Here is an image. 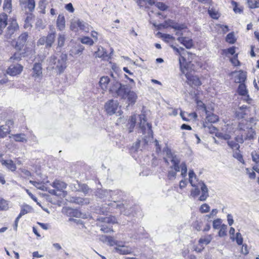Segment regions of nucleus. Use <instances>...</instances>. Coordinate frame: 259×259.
Wrapping results in <instances>:
<instances>
[{
  "label": "nucleus",
  "mask_w": 259,
  "mask_h": 259,
  "mask_svg": "<svg viewBox=\"0 0 259 259\" xmlns=\"http://www.w3.org/2000/svg\"><path fill=\"white\" fill-rule=\"evenodd\" d=\"M246 79V74L242 71H240L239 73L235 77V82L236 83H244Z\"/></svg>",
  "instance_id": "obj_28"
},
{
  "label": "nucleus",
  "mask_w": 259,
  "mask_h": 259,
  "mask_svg": "<svg viewBox=\"0 0 259 259\" xmlns=\"http://www.w3.org/2000/svg\"><path fill=\"white\" fill-rule=\"evenodd\" d=\"M235 240L238 245H240L242 244L243 238L242 237L241 233H240L239 232L236 233Z\"/></svg>",
  "instance_id": "obj_59"
},
{
  "label": "nucleus",
  "mask_w": 259,
  "mask_h": 259,
  "mask_svg": "<svg viewBox=\"0 0 259 259\" xmlns=\"http://www.w3.org/2000/svg\"><path fill=\"white\" fill-rule=\"evenodd\" d=\"M11 0H4L3 8L4 10L8 13L11 11L12 3Z\"/></svg>",
  "instance_id": "obj_42"
},
{
  "label": "nucleus",
  "mask_w": 259,
  "mask_h": 259,
  "mask_svg": "<svg viewBox=\"0 0 259 259\" xmlns=\"http://www.w3.org/2000/svg\"><path fill=\"white\" fill-rule=\"evenodd\" d=\"M118 107V102L113 99L109 100L105 104V109L107 114L110 115L115 114Z\"/></svg>",
  "instance_id": "obj_10"
},
{
  "label": "nucleus",
  "mask_w": 259,
  "mask_h": 259,
  "mask_svg": "<svg viewBox=\"0 0 259 259\" xmlns=\"http://www.w3.org/2000/svg\"><path fill=\"white\" fill-rule=\"evenodd\" d=\"M69 201L77 204L82 205L89 203V199L82 198L79 197H72L70 198Z\"/></svg>",
  "instance_id": "obj_20"
},
{
  "label": "nucleus",
  "mask_w": 259,
  "mask_h": 259,
  "mask_svg": "<svg viewBox=\"0 0 259 259\" xmlns=\"http://www.w3.org/2000/svg\"><path fill=\"white\" fill-rule=\"evenodd\" d=\"M32 75L35 79L42 75V67L40 63H35L34 64L32 68Z\"/></svg>",
  "instance_id": "obj_18"
},
{
  "label": "nucleus",
  "mask_w": 259,
  "mask_h": 259,
  "mask_svg": "<svg viewBox=\"0 0 259 259\" xmlns=\"http://www.w3.org/2000/svg\"><path fill=\"white\" fill-rule=\"evenodd\" d=\"M180 166V169H181V175L183 178H185L187 176V167L185 162H182Z\"/></svg>",
  "instance_id": "obj_49"
},
{
  "label": "nucleus",
  "mask_w": 259,
  "mask_h": 259,
  "mask_svg": "<svg viewBox=\"0 0 259 259\" xmlns=\"http://www.w3.org/2000/svg\"><path fill=\"white\" fill-rule=\"evenodd\" d=\"M9 208L8 202L2 199L0 200V210H6Z\"/></svg>",
  "instance_id": "obj_50"
},
{
  "label": "nucleus",
  "mask_w": 259,
  "mask_h": 259,
  "mask_svg": "<svg viewBox=\"0 0 259 259\" xmlns=\"http://www.w3.org/2000/svg\"><path fill=\"white\" fill-rule=\"evenodd\" d=\"M210 210V206L206 203L202 204L199 208V211L202 213L209 212Z\"/></svg>",
  "instance_id": "obj_51"
},
{
  "label": "nucleus",
  "mask_w": 259,
  "mask_h": 259,
  "mask_svg": "<svg viewBox=\"0 0 259 259\" xmlns=\"http://www.w3.org/2000/svg\"><path fill=\"white\" fill-rule=\"evenodd\" d=\"M80 23V20H73L71 22L70 28L71 30L74 31H77L79 28V24Z\"/></svg>",
  "instance_id": "obj_39"
},
{
  "label": "nucleus",
  "mask_w": 259,
  "mask_h": 259,
  "mask_svg": "<svg viewBox=\"0 0 259 259\" xmlns=\"http://www.w3.org/2000/svg\"><path fill=\"white\" fill-rule=\"evenodd\" d=\"M130 90V88L127 85H123L116 80H112L111 82L109 91L114 97L125 99L126 96Z\"/></svg>",
  "instance_id": "obj_4"
},
{
  "label": "nucleus",
  "mask_w": 259,
  "mask_h": 259,
  "mask_svg": "<svg viewBox=\"0 0 259 259\" xmlns=\"http://www.w3.org/2000/svg\"><path fill=\"white\" fill-rule=\"evenodd\" d=\"M185 76L187 78V82L190 85L199 86L202 84L199 78L192 73L186 72Z\"/></svg>",
  "instance_id": "obj_12"
},
{
  "label": "nucleus",
  "mask_w": 259,
  "mask_h": 259,
  "mask_svg": "<svg viewBox=\"0 0 259 259\" xmlns=\"http://www.w3.org/2000/svg\"><path fill=\"white\" fill-rule=\"evenodd\" d=\"M211 240V236L209 235L205 238H201L199 240V243L207 245L210 242Z\"/></svg>",
  "instance_id": "obj_52"
},
{
  "label": "nucleus",
  "mask_w": 259,
  "mask_h": 259,
  "mask_svg": "<svg viewBox=\"0 0 259 259\" xmlns=\"http://www.w3.org/2000/svg\"><path fill=\"white\" fill-rule=\"evenodd\" d=\"M140 141L137 140L135 143L133 144V146L131 147V151L136 152L138 151L140 147Z\"/></svg>",
  "instance_id": "obj_61"
},
{
  "label": "nucleus",
  "mask_w": 259,
  "mask_h": 259,
  "mask_svg": "<svg viewBox=\"0 0 259 259\" xmlns=\"http://www.w3.org/2000/svg\"><path fill=\"white\" fill-rule=\"evenodd\" d=\"M28 38V34L26 32L21 34L17 39L16 42V49L20 51L25 46Z\"/></svg>",
  "instance_id": "obj_15"
},
{
  "label": "nucleus",
  "mask_w": 259,
  "mask_h": 259,
  "mask_svg": "<svg viewBox=\"0 0 259 259\" xmlns=\"http://www.w3.org/2000/svg\"><path fill=\"white\" fill-rule=\"evenodd\" d=\"M57 27L58 29L62 31L65 27V20L64 16L62 15H59L57 20Z\"/></svg>",
  "instance_id": "obj_26"
},
{
  "label": "nucleus",
  "mask_w": 259,
  "mask_h": 259,
  "mask_svg": "<svg viewBox=\"0 0 259 259\" xmlns=\"http://www.w3.org/2000/svg\"><path fill=\"white\" fill-rule=\"evenodd\" d=\"M108 205H111L113 207H119L121 212L125 215L130 216L134 215V208L129 204L122 203L119 204L114 200L113 202L110 203Z\"/></svg>",
  "instance_id": "obj_9"
},
{
  "label": "nucleus",
  "mask_w": 259,
  "mask_h": 259,
  "mask_svg": "<svg viewBox=\"0 0 259 259\" xmlns=\"http://www.w3.org/2000/svg\"><path fill=\"white\" fill-rule=\"evenodd\" d=\"M21 3H23L25 5V8H27L29 11L32 12L35 7V3L34 0H24V1H20Z\"/></svg>",
  "instance_id": "obj_30"
},
{
  "label": "nucleus",
  "mask_w": 259,
  "mask_h": 259,
  "mask_svg": "<svg viewBox=\"0 0 259 259\" xmlns=\"http://www.w3.org/2000/svg\"><path fill=\"white\" fill-rule=\"evenodd\" d=\"M252 161L256 164H259V154L255 151H253L251 154Z\"/></svg>",
  "instance_id": "obj_55"
},
{
  "label": "nucleus",
  "mask_w": 259,
  "mask_h": 259,
  "mask_svg": "<svg viewBox=\"0 0 259 259\" xmlns=\"http://www.w3.org/2000/svg\"><path fill=\"white\" fill-rule=\"evenodd\" d=\"M29 183L35 186L38 189L44 191H48V188L42 184V183L37 182L36 181L30 180Z\"/></svg>",
  "instance_id": "obj_35"
},
{
  "label": "nucleus",
  "mask_w": 259,
  "mask_h": 259,
  "mask_svg": "<svg viewBox=\"0 0 259 259\" xmlns=\"http://www.w3.org/2000/svg\"><path fill=\"white\" fill-rule=\"evenodd\" d=\"M140 8H148L150 6L154 4L152 0H135Z\"/></svg>",
  "instance_id": "obj_24"
},
{
  "label": "nucleus",
  "mask_w": 259,
  "mask_h": 259,
  "mask_svg": "<svg viewBox=\"0 0 259 259\" xmlns=\"http://www.w3.org/2000/svg\"><path fill=\"white\" fill-rule=\"evenodd\" d=\"M215 136L219 139L227 140V141L231 138V136L227 133L221 132H217L215 134Z\"/></svg>",
  "instance_id": "obj_40"
},
{
  "label": "nucleus",
  "mask_w": 259,
  "mask_h": 259,
  "mask_svg": "<svg viewBox=\"0 0 259 259\" xmlns=\"http://www.w3.org/2000/svg\"><path fill=\"white\" fill-rule=\"evenodd\" d=\"M52 186L57 190L62 191L66 188L67 185L65 183L59 181L55 180L52 184Z\"/></svg>",
  "instance_id": "obj_22"
},
{
  "label": "nucleus",
  "mask_w": 259,
  "mask_h": 259,
  "mask_svg": "<svg viewBox=\"0 0 259 259\" xmlns=\"http://www.w3.org/2000/svg\"><path fill=\"white\" fill-rule=\"evenodd\" d=\"M79 28L80 30L84 31L85 32H89L90 30V26L87 23L83 22V21L80 20V23H79Z\"/></svg>",
  "instance_id": "obj_45"
},
{
  "label": "nucleus",
  "mask_w": 259,
  "mask_h": 259,
  "mask_svg": "<svg viewBox=\"0 0 259 259\" xmlns=\"http://www.w3.org/2000/svg\"><path fill=\"white\" fill-rule=\"evenodd\" d=\"M11 61H18L21 59V54L19 53H15L13 56L10 58Z\"/></svg>",
  "instance_id": "obj_64"
},
{
  "label": "nucleus",
  "mask_w": 259,
  "mask_h": 259,
  "mask_svg": "<svg viewBox=\"0 0 259 259\" xmlns=\"http://www.w3.org/2000/svg\"><path fill=\"white\" fill-rule=\"evenodd\" d=\"M163 153L165 154V157L163 158L165 163L168 165L169 164V162L171 163V165L170 166L171 169L168 171L167 178L170 180L175 179L177 176V172L180 171V158L167 147L163 150Z\"/></svg>",
  "instance_id": "obj_2"
},
{
  "label": "nucleus",
  "mask_w": 259,
  "mask_h": 259,
  "mask_svg": "<svg viewBox=\"0 0 259 259\" xmlns=\"http://www.w3.org/2000/svg\"><path fill=\"white\" fill-rule=\"evenodd\" d=\"M199 187H200L201 191V195L198 199L201 201H205L209 196L208 190L206 185L202 181L199 182L198 185H196V187H195V188L191 190V196L195 198L200 194V191L199 189Z\"/></svg>",
  "instance_id": "obj_7"
},
{
  "label": "nucleus",
  "mask_w": 259,
  "mask_h": 259,
  "mask_svg": "<svg viewBox=\"0 0 259 259\" xmlns=\"http://www.w3.org/2000/svg\"><path fill=\"white\" fill-rule=\"evenodd\" d=\"M96 57L98 58H106L108 57V55L107 52L105 51V49L102 47H99L98 48V50L95 53Z\"/></svg>",
  "instance_id": "obj_32"
},
{
  "label": "nucleus",
  "mask_w": 259,
  "mask_h": 259,
  "mask_svg": "<svg viewBox=\"0 0 259 259\" xmlns=\"http://www.w3.org/2000/svg\"><path fill=\"white\" fill-rule=\"evenodd\" d=\"M246 114L244 111H240L239 109L236 111L235 115L238 118H243Z\"/></svg>",
  "instance_id": "obj_62"
},
{
  "label": "nucleus",
  "mask_w": 259,
  "mask_h": 259,
  "mask_svg": "<svg viewBox=\"0 0 259 259\" xmlns=\"http://www.w3.org/2000/svg\"><path fill=\"white\" fill-rule=\"evenodd\" d=\"M200 103L202 105H200L198 104V106L200 107H202L203 110L205 111L206 117L205 119V122H207V123L209 124H211L212 123L217 122L219 121V117L218 115L213 114V113H209L208 111L206 110V107L205 105L202 103V102H200Z\"/></svg>",
  "instance_id": "obj_11"
},
{
  "label": "nucleus",
  "mask_w": 259,
  "mask_h": 259,
  "mask_svg": "<svg viewBox=\"0 0 259 259\" xmlns=\"http://www.w3.org/2000/svg\"><path fill=\"white\" fill-rule=\"evenodd\" d=\"M19 29V25L16 20L13 19L7 28L6 32V36L7 38H10L15 31Z\"/></svg>",
  "instance_id": "obj_16"
},
{
  "label": "nucleus",
  "mask_w": 259,
  "mask_h": 259,
  "mask_svg": "<svg viewBox=\"0 0 259 259\" xmlns=\"http://www.w3.org/2000/svg\"><path fill=\"white\" fill-rule=\"evenodd\" d=\"M103 237L105 238V240L107 241L111 245H116V246L118 245L117 242L115 241L113 238L111 236H103Z\"/></svg>",
  "instance_id": "obj_58"
},
{
  "label": "nucleus",
  "mask_w": 259,
  "mask_h": 259,
  "mask_svg": "<svg viewBox=\"0 0 259 259\" xmlns=\"http://www.w3.org/2000/svg\"><path fill=\"white\" fill-rule=\"evenodd\" d=\"M189 182L191 186L193 187H196V184L193 182V178L196 179V176L193 170H190L189 172Z\"/></svg>",
  "instance_id": "obj_47"
},
{
  "label": "nucleus",
  "mask_w": 259,
  "mask_h": 259,
  "mask_svg": "<svg viewBox=\"0 0 259 259\" xmlns=\"http://www.w3.org/2000/svg\"><path fill=\"white\" fill-rule=\"evenodd\" d=\"M23 66L19 64H12L7 69V73L11 76L19 74L23 70Z\"/></svg>",
  "instance_id": "obj_14"
},
{
  "label": "nucleus",
  "mask_w": 259,
  "mask_h": 259,
  "mask_svg": "<svg viewBox=\"0 0 259 259\" xmlns=\"http://www.w3.org/2000/svg\"><path fill=\"white\" fill-rule=\"evenodd\" d=\"M66 60L67 56L65 54H62L59 58L55 56H51L48 61L49 67L52 69H57L60 72H61L66 67Z\"/></svg>",
  "instance_id": "obj_6"
},
{
  "label": "nucleus",
  "mask_w": 259,
  "mask_h": 259,
  "mask_svg": "<svg viewBox=\"0 0 259 259\" xmlns=\"http://www.w3.org/2000/svg\"><path fill=\"white\" fill-rule=\"evenodd\" d=\"M249 7L251 8H255L259 7V3H257V0H248Z\"/></svg>",
  "instance_id": "obj_56"
},
{
  "label": "nucleus",
  "mask_w": 259,
  "mask_h": 259,
  "mask_svg": "<svg viewBox=\"0 0 259 259\" xmlns=\"http://www.w3.org/2000/svg\"><path fill=\"white\" fill-rule=\"evenodd\" d=\"M238 93L241 96H245L247 94L246 87L244 83L239 84L238 88Z\"/></svg>",
  "instance_id": "obj_37"
},
{
  "label": "nucleus",
  "mask_w": 259,
  "mask_h": 259,
  "mask_svg": "<svg viewBox=\"0 0 259 259\" xmlns=\"http://www.w3.org/2000/svg\"><path fill=\"white\" fill-rule=\"evenodd\" d=\"M162 26L163 28L171 27L178 30H181L186 27L185 25L176 23L169 19L164 20L163 22Z\"/></svg>",
  "instance_id": "obj_13"
},
{
  "label": "nucleus",
  "mask_w": 259,
  "mask_h": 259,
  "mask_svg": "<svg viewBox=\"0 0 259 259\" xmlns=\"http://www.w3.org/2000/svg\"><path fill=\"white\" fill-rule=\"evenodd\" d=\"M30 209H31L30 207L28 205L23 206L21 208L20 212L17 217L18 218L20 219L23 215L28 213L29 212Z\"/></svg>",
  "instance_id": "obj_43"
},
{
  "label": "nucleus",
  "mask_w": 259,
  "mask_h": 259,
  "mask_svg": "<svg viewBox=\"0 0 259 259\" xmlns=\"http://www.w3.org/2000/svg\"><path fill=\"white\" fill-rule=\"evenodd\" d=\"M100 230L103 232L106 233L113 232V230L108 226H102Z\"/></svg>",
  "instance_id": "obj_63"
},
{
  "label": "nucleus",
  "mask_w": 259,
  "mask_h": 259,
  "mask_svg": "<svg viewBox=\"0 0 259 259\" xmlns=\"http://www.w3.org/2000/svg\"><path fill=\"white\" fill-rule=\"evenodd\" d=\"M122 192L119 190L111 191L103 189H98L96 191V195L101 199L108 200L109 201L114 199L113 197L116 195L121 196Z\"/></svg>",
  "instance_id": "obj_8"
},
{
  "label": "nucleus",
  "mask_w": 259,
  "mask_h": 259,
  "mask_svg": "<svg viewBox=\"0 0 259 259\" xmlns=\"http://www.w3.org/2000/svg\"><path fill=\"white\" fill-rule=\"evenodd\" d=\"M65 39L66 37L64 34L59 33L58 34L57 38V47L56 48L57 51H61V48L64 46Z\"/></svg>",
  "instance_id": "obj_27"
},
{
  "label": "nucleus",
  "mask_w": 259,
  "mask_h": 259,
  "mask_svg": "<svg viewBox=\"0 0 259 259\" xmlns=\"http://www.w3.org/2000/svg\"><path fill=\"white\" fill-rule=\"evenodd\" d=\"M178 40L187 49H190L193 46V40L192 39L185 37H179Z\"/></svg>",
  "instance_id": "obj_21"
},
{
  "label": "nucleus",
  "mask_w": 259,
  "mask_h": 259,
  "mask_svg": "<svg viewBox=\"0 0 259 259\" xmlns=\"http://www.w3.org/2000/svg\"><path fill=\"white\" fill-rule=\"evenodd\" d=\"M137 98V96L136 93L133 91H131V90L126 96V99H127L129 104H134L136 101Z\"/></svg>",
  "instance_id": "obj_31"
},
{
  "label": "nucleus",
  "mask_w": 259,
  "mask_h": 259,
  "mask_svg": "<svg viewBox=\"0 0 259 259\" xmlns=\"http://www.w3.org/2000/svg\"><path fill=\"white\" fill-rule=\"evenodd\" d=\"M3 164L5 165L11 171H15L16 169V164L12 160H4Z\"/></svg>",
  "instance_id": "obj_33"
},
{
  "label": "nucleus",
  "mask_w": 259,
  "mask_h": 259,
  "mask_svg": "<svg viewBox=\"0 0 259 259\" xmlns=\"http://www.w3.org/2000/svg\"><path fill=\"white\" fill-rule=\"evenodd\" d=\"M10 138H13L15 142L26 143L27 139L25 134L23 133L13 134L9 136Z\"/></svg>",
  "instance_id": "obj_19"
},
{
  "label": "nucleus",
  "mask_w": 259,
  "mask_h": 259,
  "mask_svg": "<svg viewBox=\"0 0 259 259\" xmlns=\"http://www.w3.org/2000/svg\"><path fill=\"white\" fill-rule=\"evenodd\" d=\"M136 115H133L131 117L130 119H129L128 124L130 125L128 127L129 130V133H131L133 132V129L135 126V124L136 122Z\"/></svg>",
  "instance_id": "obj_38"
},
{
  "label": "nucleus",
  "mask_w": 259,
  "mask_h": 259,
  "mask_svg": "<svg viewBox=\"0 0 259 259\" xmlns=\"http://www.w3.org/2000/svg\"><path fill=\"white\" fill-rule=\"evenodd\" d=\"M46 6V0H41L38 3V7L41 10L40 12L42 14H45L46 13L45 12V8Z\"/></svg>",
  "instance_id": "obj_53"
},
{
  "label": "nucleus",
  "mask_w": 259,
  "mask_h": 259,
  "mask_svg": "<svg viewBox=\"0 0 259 259\" xmlns=\"http://www.w3.org/2000/svg\"><path fill=\"white\" fill-rule=\"evenodd\" d=\"M140 122L139 123L140 130L144 135L143 138L145 144L148 145L153 140V132L152 125L147 122L145 119V115L144 114L139 116Z\"/></svg>",
  "instance_id": "obj_5"
},
{
  "label": "nucleus",
  "mask_w": 259,
  "mask_h": 259,
  "mask_svg": "<svg viewBox=\"0 0 259 259\" xmlns=\"http://www.w3.org/2000/svg\"><path fill=\"white\" fill-rule=\"evenodd\" d=\"M174 39L175 38L169 34L163 33V40L165 42L169 43V46L173 48L174 50L177 53H179V54L181 56V57L179 58V63L180 65V69L182 73L185 75L186 72L192 73V71H194L195 69L194 64H193L192 61L190 60L189 58L188 59V62L186 61V54L184 53H182L180 51H185L184 49L183 48H180V49H178L174 46L173 42ZM186 53L187 55L189 56V53L188 52Z\"/></svg>",
  "instance_id": "obj_1"
},
{
  "label": "nucleus",
  "mask_w": 259,
  "mask_h": 259,
  "mask_svg": "<svg viewBox=\"0 0 259 259\" xmlns=\"http://www.w3.org/2000/svg\"><path fill=\"white\" fill-rule=\"evenodd\" d=\"M203 127L205 128H206L207 131L211 134L214 133L217 131V128L213 126L212 124H209L207 123V122H204L203 123Z\"/></svg>",
  "instance_id": "obj_41"
},
{
  "label": "nucleus",
  "mask_w": 259,
  "mask_h": 259,
  "mask_svg": "<svg viewBox=\"0 0 259 259\" xmlns=\"http://www.w3.org/2000/svg\"><path fill=\"white\" fill-rule=\"evenodd\" d=\"M227 226L226 225H222L221 226V229L219 232V235L220 237H223L226 235V229Z\"/></svg>",
  "instance_id": "obj_57"
},
{
  "label": "nucleus",
  "mask_w": 259,
  "mask_h": 259,
  "mask_svg": "<svg viewBox=\"0 0 259 259\" xmlns=\"http://www.w3.org/2000/svg\"><path fill=\"white\" fill-rule=\"evenodd\" d=\"M55 34H56L55 32H52L51 33H49L47 36V37H45L46 39L47 48H50L52 47L55 41L56 37Z\"/></svg>",
  "instance_id": "obj_23"
},
{
  "label": "nucleus",
  "mask_w": 259,
  "mask_h": 259,
  "mask_svg": "<svg viewBox=\"0 0 259 259\" xmlns=\"http://www.w3.org/2000/svg\"><path fill=\"white\" fill-rule=\"evenodd\" d=\"M80 41L82 44L92 46L94 44V41L89 37L84 36L80 39Z\"/></svg>",
  "instance_id": "obj_46"
},
{
  "label": "nucleus",
  "mask_w": 259,
  "mask_h": 259,
  "mask_svg": "<svg viewBox=\"0 0 259 259\" xmlns=\"http://www.w3.org/2000/svg\"><path fill=\"white\" fill-rule=\"evenodd\" d=\"M238 130L239 133L235 138L238 143L242 144L245 141H250L255 139V131L247 123L240 122L238 125Z\"/></svg>",
  "instance_id": "obj_3"
},
{
  "label": "nucleus",
  "mask_w": 259,
  "mask_h": 259,
  "mask_svg": "<svg viewBox=\"0 0 259 259\" xmlns=\"http://www.w3.org/2000/svg\"><path fill=\"white\" fill-rule=\"evenodd\" d=\"M111 81H112L110 80V78L108 76L102 77L99 81L102 89L104 91H106L107 90V85L109 83L110 87Z\"/></svg>",
  "instance_id": "obj_25"
},
{
  "label": "nucleus",
  "mask_w": 259,
  "mask_h": 259,
  "mask_svg": "<svg viewBox=\"0 0 259 259\" xmlns=\"http://www.w3.org/2000/svg\"><path fill=\"white\" fill-rule=\"evenodd\" d=\"M11 132L10 128H7L5 125L0 126V138H5Z\"/></svg>",
  "instance_id": "obj_34"
},
{
  "label": "nucleus",
  "mask_w": 259,
  "mask_h": 259,
  "mask_svg": "<svg viewBox=\"0 0 259 259\" xmlns=\"http://www.w3.org/2000/svg\"><path fill=\"white\" fill-rule=\"evenodd\" d=\"M235 140L234 141H230L228 140L227 141L228 145L232 149L235 148L237 151H239L240 145Z\"/></svg>",
  "instance_id": "obj_44"
},
{
  "label": "nucleus",
  "mask_w": 259,
  "mask_h": 259,
  "mask_svg": "<svg viewBox=\"0 0 259 259\" xmlns=\"http://www.w3.org/2000/svg\"><path fill=\"white\" fill-rule=\"evenodd\" d=\"M233 156L234 158H236L240 162L242 163L243 164H244L245 162H244V160H243L242 155L239 153V151L236 152L234 154Z\"/></svg>",
  "instance_id": "obj_60"
},
{
  "label": "nucleus",
  "mask_w": 259,
  "mask_h": 259,
  "mask_svg": "<svg viewBox=\"0 0 259 259\" xmlns=\"http://www.w3.org/2000/svg\"><path fill=\"white\" fill-rule=\"evenodd\" d=\"M67 212L70 215L75 217H79L80 215V213L78 210L72 208H68Z\"/></svg>",
  "instance_id": "obj_54"
},
{
  "label": "nucleus",
  "mask_w": 259,
  "mask_h": 259,
  "mask_svg": "<svg viewBox=\"0 0 259 259\" xmlns=\"http://www.w3.org/2000/svg\"><path fill=\"white\" fill-rule=\"evenodd\" d=\"M8 16L6 14H0V34L7 25Z\"/></svg>",
  "instance_id": "obj_29"
},
{
  "label": "nucleus",
  "mask_w": 259,
  "mask_h": 259,
  "mask_svg": "<svg viewBox=\"0 0 259 259\" xmlns=\"http://www.w3.org/2000/svg\"><path fill=\"white\" fill-rule=\"evenodd\" d=\"M76 185L78 186V191L82 192L85 194L89 192L90 189L86 184H81L77 181Z\"/></svg>",
  "instance_id": "obj_36"
},
{
  "label": "nucleus",
  "mask_w": 259,
  "mask_h": 259,
  "mask_svg": "<svg viewBox=\"0 0 259 259\" xmlns=\"http://www.w3.org/2000/svg\"><path fill=\"white\" fill-rule=\"evenodd\" d=\"M114 249L116 252L123 255L131 254L133 252L131 247L125 245H118Z\"/></svg>",
  "instance_id": "obj_17"
},
{
  "label": "nucleus",
  "mask_w": 259,
  "mask_h": 259,
  "mask_svg": "<svg viewBox=\"0 0 259 259\" xmlns=\"http://www.w3.org/2000/svg\"><path fill=\"white\" fill-rule=\"evenodd\" d=\"M226 40L227 42L231 44H233L235 43L236 40L235 39L233 32H231L227 34L226 38Z\"/></svg>",
  "instance_id": "obj_48"
}]
</instances>
